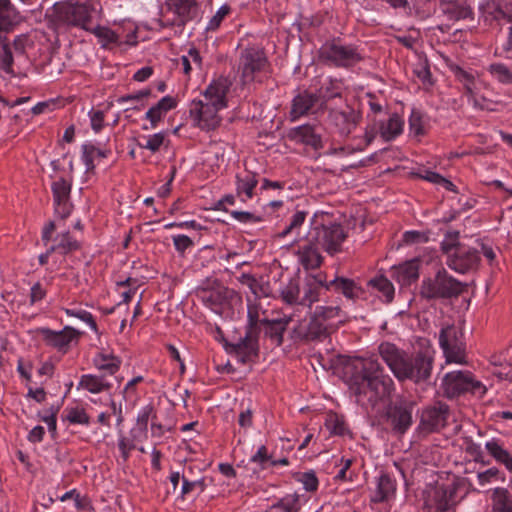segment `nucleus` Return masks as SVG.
<instances>
[{
    "mask_svg": "<svg viewBox=\"0 0 512 512\" xmlns=\"http://www.w3.org/2000/svg\"><path fill=\"white\" fill-rule=\"evenodd\" d=\"M344 374L357 403L366 408H374L378 403L386 402L393 390V380L384 373L377 360L350 361L344 367Z\"/></svg>",
    "mask_w": 512,
    "mask_h": 512,
    "instance_id": "obj_1",
    "label": "nucleus"
},
{
    "mask_svg": "<svg viewBox=\"0 0 512 512\" xmlns=\"http://www.w3.org/2000/svg\"><path fill=\"white\" fill-rule=\"evenodd\" d=\"M379 353L394 376L400 381L411 380L419 383L428 380L431 375L433 364L431 356L423 353H417L414 357L409 356L388 342L379 346Z\"/></svg>",
    "mask_w": 512,
    "mask_h": 512,
    "instance_id": "obj_2",
    "label": "nucleus"
},
{
    "mask_svg": "<svg viewBox=\"0 0 512 512\" xmlns=\"http://www.w3.org/2000/svg\"><path fill=\"white\" fill-rule=\"evenodd\" d=\"M94 12L93 4L64 1L53 5L51 16L58 25L80 27L89 31Z\"/></svg>",
    "mask_w": 512,
    "mask_h": 512,
    "instance_id": "obj_3",
    "label": "nucleus"
},
{
    "mask_svg": "<svg viewBox=\"0 0 512 512\" xmlns=\"http://www.w3.org/2000/svg\"><path fill=\"white\" fill-rule=\"evenodd\" d=\"M465 285L448 274L445 269L439 270L433 278L422 281L420 295L426 300L451 299L464 291Z\"/></svg>",
    "mask_w": 512,
    "mask_h": 512,
    "instance_id": "obj_4",
    "label": "nucleus"
},
{
    "mask_svg": "<svg viewBox=\"0 0 512 512\" xmlns=\"http://www.w3.org/2000/svg\"><path fill=\"white\" fill-rule=\"evenodd\" d=\"M309 233V240L317 242L322 249L330 255L341 250V246L347 238V233L341 224L336 222L323 223L316 218L312 220Z\"/></svg>",
    "mask_w": 512,
    "mask_h": 512,
    "instance_id": "obj_5",
    "label": "nucleus"
},
{
    "mask_svg": "<svg viewBox=\"0 0 512 512\" xmlns=\"http://www.w3.org/2000/svg\"><path fill=\"white\" fill-rule=\"evenodd\" d=\"M442 388L448 398H454L464 393L483 396L486 393L485 385L476 380L467 370L448 372L442 379Z\"/></svg>",
    "mask_w": 512,
    "mask_h": 512,
    "instance_id": "obj_6",
    "label": "nucleus"
},
{
    "mask_svg": "<svg viewBox=\"0 0 512 512\" xmlns=\"http://www.w3.org/2000/svg\"><path fill=\"white\" fill-rule=\"evenodd\" d=\"M439 344L446 363L467 364L463 333L455 326H446L439 333Z\"/></svg>",
    "mask_w": 512,
    "mask_h": 512,
    "instance_id": "obj_7",
    "label": "nucleus"
},
{
    "mask_svg": "<svg viewBox=\"0 0 512 512\" xmlns=\"http://www.w3.org/2000/svg\"><path fill=\"white\" fill-rule=\"evenodd\" d=\"M216 103L207 100H193L190 104V117L194 124L203 130H214L221 122L218 115L219 110L223 109Z\"/></svg>",
    "mask_w": 512,
    "mask_h": 512,
    "instance_id": "obj_8",
    "label": "nucleus"
},
{
    "mask_svg": "<svg viewBox=\"0 0 512 512\" xmlns=\"http://www.w3.org/2000/svg\"><path fill=\"white\" fill-rule=\"evenodd\" d=\"M27 44L26 35L16 36L12 43L6 36L0 35V69L9 75H15L14 58L19 60L25 57Z\"/></svg>",
    "mask_w": 512,
    "mask_h": 512,
    "instance_id": "obj_9",
    "label": "nucleus"
},
{
    "mask_svg": "<svg viewBox=\"0 0 512 512\" xmlns=\"http://www.w3.org/2000/svg\"><path fill=\"white\" fill-rule=\"evenodd\" d=\"M227 350L242 364L249 363L258 357V330L253 319L250 321L245 336L239 338L236 343L229 344Z\"/></svg>",
    "mask_w": 512,
    "mask_h": 512,
    "instance_id": "obj_10",
    "label": "nucleus"
},
{
    "mask_svg": "<svg viewBox=\"0 0 512 512\" xmlns=\"http://www.w3.org/2000/svg\"><path fill=\"white\" fill-rule=\"evenodd\" d=\"M268 64L263 50L258 48H246L240 56L239 70L243 84L254 80L255 74L266 69Z\"/></svg>",
    "mask_w": 512,
    "mask_h": 512,
    "instance_id": "obj_11",
    "label": "nucleus"
},
{
    "mask_svg": "<svg viewBox=\"0 0 512 512\" xmlns=\"http://www.w3.org/2000/svg\"><path fill=\"white\" fill-rule=\"evenodd\" d=\"M320 56L339 67L353 66L362 59L356 48L335 42L323 45L320 49Z\"/></svg>",
    "mask_w": 512,
    "mask_h": 512,
    "instance_id": "obj_12",
    "label": "nucleus"
},
{
    "mask_svg": "<svg viewBox=\"0 0 512 512\" xmlns=\"http://www.w3.org/2000/svg\"><path fill=\"white\" fill-rule=\"evenodd\" d=\"M413 405L408 402L390 404L386 410V421L392 431L398 435L404 434L412 425Z\"/></svg>",
    "mask_w": 512,
    "mask_h": 512,
    "instance_id": "obj_13",
    "label": "nucleus"
},
{
    "mask_svg": "<svg viewBox=\"0 0 512 512\" xmlns=\"http://www.w3.org/2000/svg\"><path fill=\"white\" fill-rule=\"evenodd\" d=\"M328 328V324L313 314L308 323H299L292 330L291 337L294 343L321 340L328 335Z\"/></svg>",
    "mask_w": 512,
    "mask_h": 512,
    "instance_id": "obj_14",
    "label": "nucleus"
},
{
    "mask_svg": "<svg viewBox=\"0 0 512 512\" xmlns=\"http://www.w3.org/2000/svg\"><path fill=\"white\" fill-rule=\"evenodd\" d=\"M448 413V405L441 402L423 409L420 417V429L427 433L438 431L445 426Z\"/></svg>",
    "mask_w": 512,
    "mask_h": 512,
    "instance_id": "obj_15",
    "label": "nucleus"
},
{
    "mask_svg": "<svg viewBox=\"0 0 512 512\" xmlns=\"http://www.w3.org/2000/svg\"><path fill=\"white\" fill-rule=\"evenodd\" d=\"M480 257L478 251L465 245L458 246V249L446 260V264L458 273H466L478 267Z\"/></svg>",
    "mask_w": 512,
    "mask_h": 512,
    "instance_id": "obj_16",
    "label": "nucleus"
},
{
    "mask_svg": "<svg viewBox=\"0 0 512 512\" xmlns=\"http://www.w3.org/2000/svg\"><path fill=\"white\" fill-rule=\"evenodd\" d=\"M339 95V93H335L331 96L317 95L316 93H312L307 90L300 91L292 100L290 117L292 120H296L302 116L314 113V107L318 104L321 98H323L324 101H327L331 97Z\"/></svg>",
    "mask_w": 512,
    "mask_h": 512,
    "instance_id": "obj_17",
    "label": "nucleus"
},
{
    "mask_svg": "<svg viewBox=\"0 0 512 512\" xmlns=\"http://www.w3.org/2000/svg\"><path fill=\"white\" fill-rule=\"evenodd\" d=\"M52 192L55 206V213L62 219L67 218L73 205L70 203L71 184L64 178L52 183Z\"/></svg>",
    "mask_w": 512,
    "mask_h": 512,
    "instance_id": "obj_18",
    "label": "nucleus"
},
{
    "mask_svg": "<svg viewBox=\"0 0 512 512\" xmlns=\"http://www.w3.org/2000/svg\"><path fill=\"white\" fill-rule=\"evenodd\" d=\"M321 249L320 244L309 240V233L307 232L303 237V244L299 246L296 252L299 262L306 270L316 269L322 264Z\"/></svg>",
    "mask_w": 512,
    "mask_h": 512,
    "instance_id": "obj_19",
    "label": "nucleus"
},
{
    "mask_svg": "<svg viewBox=\"0 0 512 512\" xmlns=\"http://www.w3.org/2000/svg\"><path fill=\"white\" fill-rule=\"evenodd\" d=\"M329 117L332 124L342 136L350 135L356 128L359 121V114L348 106L345 110H331Z\"/></svg>",
    "mask_w": 512,
    "mask_h": 512,
    "instance_id": "obj_20",
    "label": "nucleus"
},
{
    "mask_svg": "<svg viewBox=\"0 0 512 512\" xmlns=\"http://www.w3.org/2000/svg\"><path fill=\"white\" fill-rule=\"evenodd\" d=\"M38 334L51 346L64 350L70 343L77 339L79 332L70 326L64 327L61 331H54L49 328H39Z\"/></svg>",
    "mask_w": 512,
    "mask_h": 512,
    "instance_id": "obj_21",
    "label": "nucleus"
},
{
    "mask_svg": "<svg viewBox=\"0 0 512 512\" xmlns=\"http://www.w3.org/2000/svg\"><path fill=\"white\" fill-rule=\"evenodd\" d=\"M326 284V276L322 274L307 279L299 305L311 307L314 303L318 302L323 290H326Z\"/></svg>",
    "mask_w": 512,
    "mask_h": 512,
    "instance_id": "obj_22",
    "label": "nucleus"
},
{
    "mask_svg": "<svg viewBox=\"0 0 512 512\" xmlns=\"http://www.w3.org/2000/svg\"><path fill=\"white\" fill-rule=\"evenodd\" d=\"M232 82L229 78L220 76L213 80L203 92L205 100L227 107L226 95L230 90Z\"/></svg>",
    "mask_w": 512,
    "mask_h": 512,
    "instance_id": "obj_23",
    "label": "nucleus"
},
{
    "mask_svg": "<svg viewBox=\"0 0 512 512\" xmlns=\"http://www.w3.org/2000/svg\"><path fill=\"white\" fill-rule=\"evenodd\" d=\"M291 137L297 142L312 147L314 150L323 147L320 127L317 126L309 124L298 126L292 130Z\"/></svg>",
    "mask_w": 512,
    "mask_h": 512,
    "instance_id": "obj_24",
    "label": "nucleus"
},
{
    "mask_svg": "<svg viewBox=\"0 0 512 512\" xmlns=\"http://www.w3.org/2000/svg\"><path fill=\"white\" fill-rule=\"evenodd\" d=\"M168 9L176 14L182 24L197 16L198 0H167Z\"/></svg>",
    "mask_w": 512,
    "mask_h": 512,
    "instance_id": "obj_25",
    "label": "nucleus"
},
{
    "mask_svg": "<svg viewBox=\"0 0 512 512\" xmlns=\"http://www.w3.org/2000/svg\"><path fill=\"white\" fill-rule=\"evenodd\" d=\"M20 21V13L11 1L0 0V35L12 31Z\"/></svg>",
    "mask_w": 512,
    "mask_h": 512,
    "instance_id": "obj_26",
    "label": "nucleus"
},
{
    "mask_svg": "<svg viewBox=\"0 0 512 512\" xmlns=\"http://www.w3.org/2000/svg\"><path fill=\"white\" fill-rule=\"evenodd\" d=\"M326 290H334L351 300L358 298L362 293V289L354 280L345 277H335L330 281L327 280Z\"/></svg>",
    "mask_w": 512,
    "mask_h": 512,
    "instance_id": "obj_27",
    "label": "nucleus"
},
{
    "mask_svg": "<svg viewBox=\"0 0 512 512\" xmlns=\"http://www.w3.org/2000/svg\"><path fill=\"white\" fill-rule=\"evenodd\" d=\"M392 277L401 285H410L419 277L418 260L413 259L393 268Z\"/></svg>",
    "mask_w": 512,
    "mask_h": 512,
    "instance_id": "obj_28",
    "label": "nucleus"
},
{
    "mask_svg": "<svg viewBox=\"0 0 512 512\" xmlns=\"http://www.w3.org/2000/svg\"><path fill=\"white\" fill-rule=\"evenodd\" d=\"M111 387L112 383L105 374H84L80 377V381L77 385V389H84L93 394L107 391Z\"/></svg>",
    "mask_w": 512,
    "mask_h": 512,
    "instance_id": "obj_29",
    "label": "nucleus"
},
{
    "mask_svg": "<svg viewBox=\"0 0 512 512\" xmlns=\"http://www.w3.org/2000/svg\"><path fill=\"white\" fill-rule=\"evenodd\" d=\"M289 322L290 318L261 320V324L264 325L265 335L269 337L277 346H281L283 344V333L285 332Z\"/></svg>",
    "mask_w": 512,
    "mask_h": 512,
    "instance_id": "obj_30",
    "label": "nucleus"
},
{
    "mask_svg": "<svg viewBox=\"0 0 512 512\" xmlns=\"http://www.w3.org/2000/svg\"><path fill=\"white\" fill-rule=\"evenodd\" d=\"M94 366L107 377L116 374L121 366V359L113 354L98 353L93 358Z\"/></svg>",
    "mask_w": 512,
    "mask_h": 512,
    "instance_id": "obj_31",
    "label": "nucleus"
},
{
    "mask_svg": "<svg viewBox=\"0 0 512 512\" xmlns=\"http://www.w3.org/2000/svg\"><path fill=\"white\" fill-rule=\"evenodd\" d=\"M258 184L256 174L246 172L244 175L238 174L236 176V192L238 196H244L243 202L252 199L254 196V189Z\"/></svg>",
    "mask_w": 512,
    "mask_h": 512,
    "instance_id": "obj_32",
    "label": "nucleus"
},
{
    "mask_svg": "<svg viewBox=\"0 0 512 512\" xmlns=\"http://www.w3.org/2000/svg\"><path fill=\"white\" fill-rule=\"evenodd\" d=\"M174 107H176V101L171 96L163 97L156 105L152 106L145 116L150 121L151 128H155L163 115Z\"/></svg>",
    "mask_w": 512,
    "mask_h": 512,
    "instance_id": "obj_33",
    "label": "nucleus"
},
{
    "mask_svg": "<svg viewBox=\"0 0 512 512\" xmlns=\"http://www.w3.org/2000/svg\"><path fill=\"white\" fill-rule=\"evenodd\" d=\"M442 11L449 20L458 21L472 16V10L469 6L459 2H445L442 4Z\"/></svg>",
    "mask_w": 512,
    "mask_h": 512,
    "instance_id": "obj_34",
    "label": "nucleus"
},
{
    "mask_svg": "<svg viewBox=\"0 0 512 512\" xmlns=\"http://www.w3.org/2000/svg\"><path fill=\"white\" fill-rule=\"evenodd\" d=\"M404 121L397 114H393L380 126V134L386 141L393 140L402 133Z\"/></svg>",
    "mask_w": 512,
    "mask_h": 512,
    "instance_id": "obj_35",
    "label": "nucleus"
},
{
    "mask_svg": "<svg viewBox=\"0 0 512 512\" xmlns=\"http://www.w3.org/2000/svg\"><path fill=\"white\" fill-rule=\"evenodd\" d=\"M485 448L497 462L503 464L507 470L512 472V456L497 440L492 439L486 442Z\"/></svg>",
    "mask_w": 512,
    "mask_h": 512,
    "instance_id": "obj_36",
    "label": "nucleus"
},
{
    "mask_svg": "<svg viewBox=\"0 0 512 512\" xmlns=\"http://www.w3.org/2000/svg\"><path fill=\"white\" fill-rule=\"evenodd\" d=\"M82 159L86 166L87 171L93 170L95 167L94 159L105 158L110 153L108 149H100L93 144H84L82 146Z\"/></svg>",
    "mask_w": 512,
    "mask_h": 512,
    "instance_id": "obj_37",
    "label": "nucleus"
},
{
    "mask_svg": "<svg viewBox=\"0 0 512 512\" xmlns=\"http://www.w3.org/2000/svg\"><path fill=\"white\" fill-rule=\"evenodd\" d=\"M493 512H512V501L505 488H496L492 494Z\"/></svg>",
    "mask_w": 512,
    "mask_h": 512,
    "instance_id": "obj_38",
    "label": "nucleus"
},
{
    "mask_svg": "<svg viewBox=\"0 0 512 512\" xmlns=\"http://www.w3.org/2000/svg\"><path fill=\"white\" fill-rule=\"evenodd\" d=\"M300 507L299 496L293 494L283 497L265 512H299Z\"/></svg>",
    "mask_w": 512,
    "mask_h": 512,
    "instance_id": "obj_39",
    "label": "nucleus"
},
{
    "mask_svg": "<svg viewBox=\"0 0 512 512\" xmlns=\"http://www.w3.org/2000/svg\"><path fill=\"white\" fill-rule=\"evenodd\" d=\"M487 71L493 79L504 85L512 84V70L504 63H492Z\"/></svg>",
    "mask_w": 512,
    "mask_h": 512,
    "instance_id": "obj_40",
    "label": "nucleus"
},
{
    "mask_svg": "<svg viewBox=\"0 0 512 512\" xmlns=\"http://www.w3.org/2000/svg\"><path fill=\"white\" fill-rule=\"evenodd\" d=\"M89 31L98 38L102 48H109L110 45L119 43V36L108 27L97 25Z\"/></svg>",
    "mask_w": 512,
    "mask_h": 512,
    "instance_id": "obj_41",
    "label": "nucleus"
},
{
    "mask_svg": "<svg viewBox=\"0 0 512 512\" xmlns=\"http://www.w3.org/2000/svg\"><path fill=\"white\" fill-rule=\"evenodd\" d=\"M368 284L382 293L385 302L389 303L394 298V286L385 276L380 275L371 279Z\"/></svg>",
    "mask_w": 512,
    "mask_h": 512,
    "instance_id": "obj_42",
    "label": "nucleus"
},
{
    "mask_svg": "<svg viewBox=\"0 0 512 512\" xmlns=\"http://www.w3.org/2000/svg\"><path fill=\"white\" fill-rule=\"evenodd\" d=\"M307 217V212L296 211L289 219L288 225L279 233L275 235L276 238H285L289 234H298L300 227L304 224Z\"/></svg>",
    "mask_w": 512,
    "mask_h": 512,
    "instance_id": "obj_43",
    "label": "nucleus"
},
{
    "mask_svg": "<svg viewBox=\"0 0 512 512\" xmlns=\"http://www.w3.org/2000/svg\"><path fill=\"white\" fill-rule=\"evenodd\" d=\"M283 301L287 304H299L300 287L296 279H290L289 282L280 291Z\"/></svg>",
    "mask_w": 512,
    "mask_h": 512,
    "instance_id": "obj_44",
    "label": "nucleus"
},
{
    "mask_svg": "<svg viewBox=\"0 0 512 512\" xmlns=\"http://www.w3.org/2000/svg\"><path fill=\"white\" fill-rule=\"evenodd\" d=\"M395 491V482L388 474H382L377 484L376 501H384Z\"/></svg>",
    "mask_w": 512,
    "mask_h": 512,
    "instance_id": "obj_45",
    "label": "nucleus"
},
{
    "mask_svg": "<svg viewBox=\"0 0 512 512\" xmlns=\"http://www.w3.org/2000/svg\"><path fill=\"white\" fill-rule=\"evenodd\" d=\"M325 427L330 434L338 436H343L347 431L343 417L335 413H331L326 417Z\"/></svg>",
    "mask_w": 512,
    "mask_h": 512,
    "instance_id": "obj_46",
    "label": "nucleus"
},
{
    "mask_svg": "<svg viewBox=\"0 0 512 512\" xmlns=\"http://www.w3.org/2000/svg\"><path fill=\"white\" fill-rule=\"evenodd\" d=\"M342 310L339 306H318L315 309L314 315H316L325 324L330 325V322L341 318Z\"/></svg>",
    "mask_w": 512,
    "mask_h": 512,
    "instance_id": "obj_47",
    "label": "nucleus"
},
{
    "mask_svg": "<svg viewBox=\"0 0 512 512\" xmlns=\"http://www.w3.org/2000/svg\"><path fill=\"white\" fill-rule=\"evenodd\" d=\"M226 293L227 290L225 288L217 290H203L201 298L205 304L214 308L222 304L223 300L226 298Z\"/></svg>",
    "mask_w": 512,
    "mask_h": 512,
    "instance_id": "obj_48",
    "label": "nucleus"
},
{
    "mask_svg": "<svg viewBox=\"0 0 512 512\" xmlns=\"http://www.w3.org/2000/svg\"><path fill=\"white\" fill-rule=\"evenodd\" d=\"M58 252L62 255L68 254L79 248V244L74 240L68 232L57 237Z\"/></svg>",
    "mask_w": 512,
    "mask_h": 512,
    "instance_id": "obj_49",
    "label": "nucleus"
},
{
    "mask_svg": "<svg viewBox=\"0 0 512 512\" xmlns=\"http://www.w3.org/2000/svg\"><path fill=\"white\" fill-rule=\"evenodd\" d=\"M206 484L205 479L189 481L185 476H182V487L180 489L179 495L184 498L186 495L191 492L201 493L205 490Z\"/></svg>",
    "mask_w": 512,
    "mask_h": 512,
    "instance_id": "obj_50",
    "label": "nucleus"
},
{
    "mask_svg": "<svg viewBox=\"0 0 512 512\" xmlns=\"http://www.w3.org/2000/svg\"><path fill=\"white\" fill-rule=\"evenodd\" d=\"M459 233L458 232H449L446 234L444 240L441 243L442 251L447 255V258L453 254L458 246H463L458 242Z\"/></svg>",
    "mask_w": 512,
    "mask_h": 512,
    "instance_id": "obj_51",
    "label": "nucleus"
},
{
    "mask_svg": "<svg viewBox=\"0 0 512 512\" xmlns=\"http://www.w3.org/2000/svg\"><path fill=\"white\" fill-rule=\"evenodd\" d=\"M421 179L427 180L431 183L442 185L447 190H453L454 184L441 176L440 174L430 171V170H424V174H417Z\"/></svg>",
    "mask_w": 512,
    "mask_h": 512,
    "instance_id": "obj_52",
    "label": "nucleus"
},
{
    "mask_svg": "<svg viewBox=\"0 0 512 512\" xmlns=\"http://www.w3.org/2000/svg\"><path fill=\"white\" fill-rule=\"evenodd\" d=\"M296 479L303 484L308 492H314L318 488V479L313 471L299 473Z\"/></svg>",
    "mask_w": 512,
    "mask_h": 512,
    "instance_id": "obj_53",
    "label": "nucleus"
},
{
    "mask_svg": "<svg viewBox=\"0 0 512 512\" xmlns=\"http://www.w3.org/2000/svg\"><path fill=\"white\" fill-rule=\"evenodd\" d=\"M229 12H230V7L228 5L225 4V5L221 6L217 10L215 15L209 20V22L206 26V30L207 31L216 30L220 26L223 19L229 14Z\"/></svg>",
    "mask_w": 512,
    "mask_h": 512,
    "instance_id": "obj_54",
    "label": "nucleus"
},
{
    "mask_svg": "<svg viewBox=\"0 0 512 512\" xmlns=\"http://www.w3.org/2000/svg\"><path fill=\"white\" fill-rule=\"evenodd\" d=\"M66 419L73 424H85L89 423V416L84 409L71 408L67 411Z\"/></svg>",
    "mask_w": 512,
    "mask_h": 512,
    "instance_id": "obj_55",
    "label": "nucleus"
},
{
    "mask_svg": "<svg viewBox=\"0 0 512 512\" xmlns=\"http://www.w3.org/2000/svg\"><path fill=\"white\" fill-rule=\"evenodd\" d=\"M66 313L87 323L94 331L97 330L96 322L90 312L82 309H66Z\"/></svg>",
    "mask_w": 512,
    "mask_h": 512,
    "instance_id": "obj_56",
    "label": "nucleus"
},
{
    "mask_svg": "<svg viewBox=\"0 0 512 512\" xmlns=\"http://www.w3.org/2000/svg\"><path fill=\"white\" fill-rule=\"evenodd\" d=\"M409 127L411 133L415 136H419L424 133L421 113L415 109L412 110L409 117Z\"/></svg>",
    "mask_w": 512,
    "mask_h": 512,
    "instance_id": "obj_57",
    "label": "nucleus"
},
{
    "mask_svg": "<svg viewBox=\"0 0 512 512\" xmlns=\"http://www.w3.org/2000/svg\"><path fill=\"white\" fill-rule=\"evenodd\" d=\"M450 69L454 73L457 80L463 84V87L466 85H474L475 78L473 74L463 70L460 66L455 64L451 65Z\"/></svg>",
    "mask_w": 512,
    "mask_h": 512,
    "instance_id": "obj_58",
    "label": "nucleus"
},
{
    "mask_svg": "<svg viewBox=\"0 0 512 512\" xmlns=\"http://www.w3.org/2000/svg\"><path fill=\"white\" fill-rule=\"evenodd\" d=\"M164 137H165V135L162 132L155 133L148 138V140L146 141L145 144L138 143V145L141 148L150 150L151 152H156L159 150V148L163 144Z\"/></svg>",
    "mask_w": 512,
    "mask_h": 512,
    "instance_id": "obj_59",
    "label": "nucleus"
},
{
    "mask_svg": "<svg viewBox=\"0 0 512 512\" xmlns=\"http://www.w3.org/2000/svg\"><path fill=\"white\" fill-rule=\"evenodd\" d=\"M58 411L59 406H51L45 414L40 415V419L47 424L48 430L53 434L56 433V416Z\"/></svg>",
    "mask_w": 512,
    "mask_h": 512,
    "instance_id": "obj_60",
    "label": "nucleus"
},
{
    "mask_svg": "<svg viewBox=\"0 0 512 512\" xmlns=\"http://www.w3.org/2000/svg\"><path fill=\"white\" fill-rule=\"evenodd\" d=\"M495 18L496 19L503 18V19H506L510 23V26L508 28L507 40H506V43L504 44V51L512 52V14H507L502 9H498L497 14L495 15Z\"/></svg>",
    "mask_w": 512,
    "mask_h": 512,
    "instance_id": "obj_61",
    "label": "nucleus"
},
{
    "mask_svg": "<svg viewBox=\"0 0 512 512\" xmlns=\"http://www.w3.org/2000/svg\"><path fill=\"white\" fill-rule=\"evenodd\" d=\"M465 89V95L468 97V100L472 102L473 106L480 110H488V111H494L495 108L490 107L488 104L481 103L478 97H476L473 85H466L464 87Z\"/></svg>",
    "mask_w": 512,
    "mask_h": 512,
    "instance_id": "obj_62",
    "label": "nucleus"
},
{
    "mask_svg": "<svg viewBox=\"0 0 512 512\" xmlns=\"http://www.w3.org/2000/svg\"><path fill=\"white\" fill-rule=\"evenodd\" d=\"M150 418H155L154 408L152 405H146L139 412L137 416V423L139 426H141L142 429H147L148 421Z\"/></svg>",
    "mask_w": 512,
    "mask_h": 512,
    "instance_id": "obj_63",
    "label": "nucleus"
},
{
    "mask_svg": "<svg viewBox=\"0 0 512 512\" xmlns=\"http://www.w3.org/2000/svg\"><path fill=\"white\" fill-rule=\"evenodd\" d=\"M231 216L242 223H258L262 221L260 216L247 211H232Z\"/></svg>",
    "mask_w": 512,
    "mask_h": 512,
    "instance_id": "obj_64",
    "label": "nucleus"
}]
</instances>
